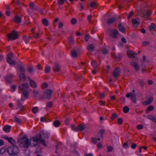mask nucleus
<instances>
[{"label": "nucleus", "mask_w": 156, "mask_h": 156, "mask_svg": "<svg viewBox=\"0 0 156 156\" xmlns=\"http://www.w3.org/2000/svg\"><path fill=\"white\" fill-rule=\"evenodd\" d=\"M19 146L20 147L28 148L29 145V141L27 136H23L18 141Z\"/></svg>", "instance_id": "obj_1"}, {"label": "nucleus", "mask_w": 156, "mask_h": 156, "mask_svg": "<svg viewBox=\"0 0 156 156\" xmlns=\"http://www.w3.org/2000/svg\"><path fill=\"white\" fill-rule=\"evenodd\" d=\"M35 137L37 138L39 143L42 144L44 146H46V144L45 143V141L41 134H37Z\"/></svg>", "instance_id": "obj_2"}, {"label": "nucleus", "mask_w": 156, "mask_h": 156, "mask_svg": "<svg viewBox=\"0 0 156 156\" xmlns=\"http://www.w3.org/2000/svg\"><path fill=\"white\" fill-rule=\"evenodd\" d=\"M110 33L109 35L113 38L116 39L118 38L119 34V32L117 29H112L109 30Z\"/></svg>", "instance_id": "obj_3"}, {"label": "nucleus", "mask_w": 156, "mask_h": 156, "mask_svg": "<svg viewBox=\"0 0 156 156\" xmlns=\"http://www.w3.org/2000/svg\"><path fill=\"white\" fill-rule=\"evenodd\" d=\"M126 96L127 98H129L130 97L131 99L133 102L134 103H136V95L135 93L130 92L129 93L127 94L126 95Z\"/></svg>", "instance_id": "obj_4"}, {"label": "nucleus", "mask_w": 156, "mask_h": 156, "mask_svg": "<svg viewBox=\"0 0 156 156\" xmlns=\"http://www.w3.org/2000/svg\"><path fill=\"white\" fill-rule=\"evenodd\" d=\"M52 91L49 89H47L45 90L43 96L46 98H50L52 94Z\"/></svg>", "instance_id": "obj_5"}, {"label": "nucleus", "mask_w": 156, "mask_h": 156, "mask_svg": "<svg viewBox=\"0 0 156 156\" xmlns=\"http://www.w3.org/2000/svg\"><path fill=\"white\" fill-rule=\"evenodd\" d=\"M38 143L37 138L35 137H34L30 140L29 145L35 147L37 146Z\"/></svg>", "instance_id": "obj_6"}, {"label": "nucleus", "mask_w": 156, "mask_h": 156, "mask_svg": "<svg viewBox=\"0 0 156 156\" xmlns=\"http://www.w3.org/2000/svg\"><path fill=\"white\" fill-rule=\"evenodd\" d=\"M12 147L11 150L12 152L10 153V155H17L19 152L18 147Z\"/></svg>", "instance_id": "obj_7"}, {"label": "nucleus", "mask_w": 156, "mask_h": 156, "mask_svg": "<svg viewBox=\"0 0 156 156\" xmlns=\"http://www.w3.org/2000/svg\"><path fill=\"white\" fill-rule=\"evenodd\" d=\"M18 38V35L15 30H13L10 33V41L14 40Z\"/></svg>", "instance_id": "obj_8"}, {"label": "nucleus", "mask_w": 156, "mask_h": 156, "mask_svg": "<svg viewBox=\"0 0 156 156\" xmlns=\"http://www.w3.org/2000/svg\"><path fill=\"white\" fill-rule=\"evenodd\" d=\"M29 87V85L27 83H23L19 86L20 89L23 91H27Z\"/></svg>", "instance_id": "obj_9"}, {"label": "nucleus", "mask_w": 156, "mask_h": 156, "mask_svg": "<svg viewBox=\"0 0 156 156\" xmlns=\"http://www.w3.org/2000/svg\"><path fill=\"white\" fill-rule=\"evenodd\" d=\"M120 73L121 69L120 68L118 67H116L113 72V76L115 77H117L120 75Z\"/></svg>", "instance_id": "obj_10"}, {"label": "nucleus", "mask_w": 156, "mask_h": 156, "mask_svg": "<svg viewBox=\"0 0 156 156\" xmlns=\"http://www.w3.org/2000/svg\"><path fill=\"white\" fill-rule=\"evenodd\" d=\"M61 66L57 63H55L53 67V70L55 72H59L61 69Z\"/></svg>", "instance_id": "obj_11"}, {"label": "nucleus", "mask_w": 156, "mask_h": 156, "mask_svg": "<svg viewBox=\"0 0 156 156\" xmlns=\"http://www.w3.org/2000/svg\"><path fill=\"white\" fill-rule=\"evenodd\" d=\"M128 56L130 58H135L136 54L132 51H129L127 52Z\"/></svg>", "instance_id": "obj_12"}, {"label": "nucleus", "mask_w": 156, "mask_h": 156, "mask_svg": "<svg viewBox=\"0 0 156 156\" xmlns=\"http://www.w3.org/2000/svg\"><path fill=\"white\" fill-rule=\"evenodd\" d=\"M19 76L20 80L24 82L26 80V76L24 73H20Z\"/></svg>", "instance_id": "obj_13"}, {"label": "nucleus", "mask_w": 156, "mask_h": 156, "mask_svg": "<svg viewBox=\"0 0 156 156\" xmlns=\"http://www.w3.org/2000/svg\"><path fill=\"white\" fill-rule=\"evenodd\" d=\"M85 125L83 124H80L77 126L78 131H82L85 128Z\"/></svg>", "instance_id": "obj_14"}, {"label": "nucleus", "mask_w": 156, "mask_h": 156, "mask_svg": "<svg viewBox=\"0 0 156 156\" xmlns=\"http://www.w3.org/2000/svg\"><path fill=\"white\" fill-rule=\"evenodd\" d=\"M153 98L152 97L149 98V99L146 101H145L143 102V104L145 105H147L150 104L153 101Z\"/></svg>", "instance_id": "obj_15"}, {"label": "nucleus", "mask_w": 156, "mask_h": 156, "mask_svg": "<svg viewBox=\"0 0 156 156\" xmlns=\"http://www.w3.org/2000/svg\"><path fill=\"white\" fill-rule=\"evenodd\" d=\"M151 12L149 10L147 11L146 13L142 12V16L144 18H147L150 15Z\"/></svg>", "instance_id": "obj_16"}, {"label": "nucleus", "mask_w": 156, "mask_h": 156, "mask_svg": "<svg viewBox=\"0 0 156 156\" xmlns=\"http://www.w3.org/2000/svg\"><path fill=\"white\" fill-rule=\"evenodd\" d=\"M116 20V18L114 17H112L111 18H109L107 20V23L110 25L114 23Z\"/></svg>", "instance_id": "obj_17"}, {"label": "nucleus", "mask_w": 156, "mask_h": 156, "mask_svg": "<svg viewBox=\"0 0 156 156\" xmlns=\"http://www.w3.org/2000/svg\"><path fill=\"white\" fill-rule=\"evenodd\" d=\"M14 19L15 23L17 24L20 23L21 21V19L17 15L14 17Z\"/></svg>", "instance_id": "obj_18"}, {"label": "nucleus", "mask_w": 156, "mask_h": 156, "mask_svg": "<svg viewBox=\"0 0 156 156\" xmlns=\"http://www.w3.org/2000/svg\"><path fill=\"white\" fill-rule=\"evenodd\" d=\"M19 71L18 72H19L20 73H25L26 70L24 68L21 66H18Z\"/></svg>", "instance_id": "obj_19"}, {"label": "nucleus", "mask_w": 156, "mask_h": 156, "mask_svg": "<svg viewBox=\"0 0 156 156\" xmlns=\"http://www.w3.org/2000/svg\"><path fill=\"white\" fill-rule=\"evenodd\" d=\"M131 64L134 67L137 71L139 70L140 68L137 63L135 62H131Z\"/></svg>", "instance_id": "obj_20"}, {"label": "nucleus", "mask_w": 156, "mask_h": 156, "mask_svg": "<svg viewBox=\"0 0 156 156\" xmlns=\"http://www.w3.org/2000/svg\"><path fill=\"white\" fill-rule=\"evenodd\" d=\"M94 46L93 44H90L87 47L88 50L91 52H92L94 51Z\"/></svg>", "instance_id": "obj_21"}, {"label": "nucleus", "mask_w": 156, "mask_h": 156, "mask_svg": "<svg viewBox=\"0 0 156 156\" xmlns=\"http://www.w3.org/2000/svg\"><path fill=\"white\" fill-rule=\"evenodd\" d=\"M29 91H23L22 93V95L25 99H27L28 98L29 96Z\"/></svg>", "instance_id": "obj_22"}, {"label": "nucleus", "mask_w": 156, "mask_h": 156, "mask_svg": "<svg viewBox=\"0 0 156 156\" xmlns=\"http://www.w3.org/2000/svg\"><path fill=\"white\" fill-rule=\"evenodd\" d=\"M68 39H69V45L71 46L73 45L74 44V39L73 37H68Z\"/></svg>", "instance_id": "obj_23"}, {"label": "nucleus", "mask_w": 156, "mask_h": 156, "mask_svg": "<svg viewBox=\"0 0 156 156\" xmlns=\"http://www.w3.org/2000/svg\"><path fill=\"white\" fill-rule=\"evenodd\" d=\"M118 28L119 30L122 32L123 33H125V28L123 26H122L121 24H119L118 26Z\"/></svg>", "instance_id": "obj_24"}, {"label": "nucleus", "mask_w": 156, "mask_h": 156, "mask_svg": "<svg viewBox=\"0 0 156 156\" xmlns=\"http://www.w3.org/2000/svg\"><path fill=\"white\" fill-rule=\"evenodd\" d=\"M30 86L32 88H36L37 87V84L33 80H30Z\"/></svg>", "instance_id": "obj_25"}, {"label": "nucleus", "mask_w": 156, "mask_h": 156, "mask_svg": "<svg viewBox=\"0 0 156 156\" xmlns=\"http://www.w3.org/2000/svg\"><path fill=\"white\" fill-rule=\"evenodd\" d=\"M10 144L12 145V146H11L10 145V148L14 147H16V143L15 140L12 137H10Z\"/></svg>", "instance_id": "obj_26"}, {"label": "nucleus", "mask_w": 156, "mask_h": 156, "mask_svg": "<svg viewBox=\"0 0 156 156\" xmlns=\"http://www.w3.org/2000/svg\"><path fill=\"white\" fill-rule=\"evenodd\" d=\"M102 54L104 55L107 54L108 52V51L105 48H103L100 50Z\"/></svg>", "instance_id": "obj_27"}, {"label": "nucleus", "mask_w": 156, "mask_h": 156, "mask_svg": "<svg viewBox=\"0 0 156 156\" xmlns=\"http://www.w3.org/2000/svg\"><path fill=\"white\" fill-rule=\"evenodd\" d=\"M17 64L16 61V59H15L14 60L13 59H10V66H13L15 67V66Z\"/></svg>", "instance_id": "obj_28"}, {"label": "nucleus", "mask_w": 156, "mask_h": 156, "mask_svg": "<svg viewBox=\"0 0 156 156\" xmlns=\"http://www.w3.org/2000/svg\"><path fill=\"white\" fill-rule=\"evenodd\" d=\"M154 109V107L153 106L150 105L149 106L147 109L146 111V112L147 113H148L152 111Z\"/></svg>", "instance_id": "obj_29"}, {"label": "nucleus", "mask_w": 156, "mask_h": 156, "mask_svg": "<svg viewBox=\"0 0 156 156\" xmlns=\"http://www.w3.org/2000/svg\"><path fill=\"white\" fill-rule=\"evenodd\" d=\"M27 69L28 72L30 73H34L35 72L34 68L31 66H29Z\"/></svg>", "instance_id": "obj_30"}, {"label": "nucleus", "mask_w": 156, "mask_h": 156, "mask_svg": "<svg viewBox=\"0 0 156 156\" xmlns=\"http://www.w3.org/2000/svg\"><path fill=\"white\" fill-rule=\"evenodd\" d=\"M138 82L141 87H143L145 84V83L144 80L142 79H140L138 80Z\"/></svg>", "instance_id": "obj_31"}, {"label": "nucleus", "mask_w": 156, "mask_h": 156, "mask_svg": "<svg viewBox=\"0 0 156 156\" xmlns=\"http://www.w3.org/2000/svg\"><path fill=\"white\" fill-rule=\"evenodd\" d=\"M3 129L5 132L9 133L10 131V126L7 125L3 127Z\"/></svg>", "instance_id": "obj_32"}, {"label": "nucleus", "mask_w": 156, "mask_h": 156, "mask_svg": "<svg viewBox=\"0 0 156 156\" xmlns=\"http://www.w3.org/2000/svg\"><path fill=\"white\" fill-rule=\"evenodd\" d=\"M60 122L58 120H55L53 122V125L55 127L59 126L60 125Z\"/></svg>", "instance_id": "obj_33"}, {"label": "nucleus", "mask_w": 156, "mask_h": 156, "mask_svg": "<svg viewBox=\"0 0 156 156\" xmlns=\"http://www.w3.org/2000/svg\"><path fill=\"white\" fill-rule=\"evenodd\" d=\"M132 23L133 25H139L140 23L139 21L136 19H132Z\"/></svg>", "instance_id": "obj_34"}, {"label": "nucleus", "mask_w": 156, "mask_h": 156, "mask_svg": "<svg viewBox=\"0 0 156 156\" xmlns=\"http://www.w3.org/2000/svg\"><path fill=\"white\" fill-rule=\"evenodd\" d=\"M9 148H8L7 149H5L4 148H2L0 151V153L1 154H3L4 152H5L6 151L7 152L9 153V154H9Z\"/></svg>", "instance_id": "obj_35"}, {"label": "nucleus", "mask_w": 156, "mask_h": 156, "mask_svg": "<svg viewBox=\"0 0 156 156\" xmlns=\"http://www.w3.org/2000/svg\"><path fill=\"white\" fill-rule=\"evenodd\" d=\"M4 79L5 81L6 82L8 83H10V76L9 75H7L5 76L4 77Z\"/></svg>", "instance_id": "obj_36"}, {"label": "nucleus", "mask_w": 156, "mask_h": 156, "mask_svg": "<svg viewBox=\"0 0 156 156\" xmlns=\"http://www.w3.org/2000/svg\"><path fill=\"white\" fill-rule=\"evenodd\" d=\"M156 28V26L153 23H151L150 26L149 27V29L151 31L153 29H154Z\"/></svg>", "instance_id": "obj_37"}, {"label": "nucleus", "mask_w": 156, "mask_h": 156, "mask_svg": "<svg viewBox=\"0 0 156 156\" xmlns=\"http://www.w3.org/2000/svg\"><path fill=\"white\" fill-rule=\"evenodd\" d=\"M123 112L125 113H128L129 111V108L127 106H124L123 109Z\"/></svg>", "instance_id": "obj_38"}, {"label": "nucleus", "mask_w": 156, "mask_h": 156, "mask_svg": "<svg viewBox=\"0 0 156 156\" xmlns=\"http://www.w3.org/2000/svg\"><path fill=\"white\" fill-rule=\"evenodd\" d=\"M92 66L94 68H96L97 67V62L95 60H93L91 62Z\"/></svg>", "instance_id": "obj_39"}, {"label": "nucleus", "mask_w": 156, "mask_h": 156, "mask_svg": "<svg viewBox=\"0 0 156 156\" xmlns=\"http://www.w3.org/2000/svg\"><path fill=\"white\" fill-rule=\"evenodd\" d=\"M43 24L45 26H47L48 25V20L45 19H44L42 20Z\"/></svg>", "instance_id": "obj_40"}, {"label": "nucleus", "mask_w": 156, "mask_h": 156, "mask_svg": "<svg viewBox=\"0 0 156 156\" xmlns=\"http://www.w3.org/2000/svg\"><path fill=\"white\" fill-rule=\"evenodd\" d=\"M71 54L73 57H75L77 56V53L76 52V51L75 50V49H73L72 51L71 52Z\"/></svg>", "instance_id": "obj_41"}, {"label": "nucleus", "mask_w": 156, "mask_h": 156, "mask_svg": "<svg viewBox=\"0 0 156 156\" xmlns=\"http://www.w3.org/2000/svg\"><path fill=\"white\" fill-rule=\"evenodd\" d=\"M72 129L74 131H78L77 126L76 127L74 124H72L71 126Z\"/></svg>", "instance_id": "obj_42"}, {"label": "nucleus", "mask_w": 156, "mask_h": 156, "mask_svg": "<svg viewBox=\"0 0 156 156\" xmlns=\"http://www.w3.org/2000/svg\"><path fill=\"white\" fill-rule=\"evenodd\" d=\"M50 67L48 66H46L45 68V72L46 73H48L50 70Z\"/></svg>", "instance_id": "obj_43"}, {"label": "nucleus", "mask_w": 156, "mask_h": 156, "mask_svg": "<svg viewBox=\"0 0 156 156\" xmlns=\"http://www.w3.org/2000/svg\"><path fill=\"white\" fill-rule=\"evenodd\" d=\"M38 91L37 90H34L33 91V93L34 95V97H36L37 96V95L38 94Z\"/></svg>", "instance_id": "obj_44"}, {"label": "nucleus", "mask_w": 156, "mask_h": 156, "mask_svg": "<svg viewBox=\"0 0 156 156\" xmlns=\"http://www.w3.org/2000/svg\"><path fill=\"white\" fill-rule=\"evenodd\" d=\"M38 110V108L37 107H34L32 109V111L34 113H36Z\"/></svg>", "instance_id": "obj_45"}, {"label": "nucleus", "mask_w": 156, "mask_h": 156, "mask_svg": "<svg viewBox=\"0 0 156 156\" xmlns=\"http://www.w3.org/2000/svg\"><path fill=\"white\" fill-rule=\"evenodd\" d=\"M76 22L77 21L75 18H73L71 20V23L73 25L76 24Z\"/></svg>", "instance_id": "obj_46"}, {"label": "nucleus", "mask_w": 156, "mask_h": 156, "mask_svg": "<svg viewBox=\"0 0 156 156\" xmlns=\"http://www.w3.org/2000/svg\"><path fill=\"white\" fill-rule=\"evenodd\" d=\"M90 38V36L89 34H86L85 35L84 37V40L85 41L88 42V40Z\"/></svg>", "instance_id": "obj_47"}, {"label": "nucleus", "mask_w": 156, "mask_h": 156, "mask_svg": "<svg viewBox=\"0 0 156 156\" xmlns=\"http://www.w3.org/2000/svg\"><path fill=\"white\" fill-rule=\"evenodd\" d=\"M16 86L15 85H13L11 87V91L13 92H14L16 88Z\"/></svg>", "instance_id": "obj_48"}, {"label": "nucleus", "mask_w": 156, "mask_h": 156, "mask_svg": "<svg viewBox=\"0 0 156 156\" xmlns=\"http://www.w3.org/2000/svg\"><path fill=\"white\" fill-rule=\"evenodd\" d=\"M147 118L150 119V120H152L153 121L154 120L155 118L153 117L152 115H149L147 116Z\"/></svg>", "instance_id": "obj_49"}, {"label": "nucleus", "mask_w": 156, "mask_h": 156, "mask_svg": "<svg viewBox=\"0 0 156 156\" xmlns=\"http://www.w3.org/2000/svg\"><path fill=\"white\" fill-rule=\"evenodd\" d=\"M52 105V103L51 101H49L46 104V106L49 108H51Z\"/></svg>", "instance_id": "obj_50"}, {"label": "nucleus", "mask_w": 156, "mask_h": 156, "mask_svg": "<svg viewBox=\"0 0 156 156\" xmlns=\"http://www.w3.org/2000/svg\"><path fill=\"white\" fill-rule=\"evenodd\" d=\"M143 44L144 46H148L150 44V42L149 41H144L143 42Z\"/></svg>", "instance_id": "obj_51"}, {"label": "nucleus", "mask_w": 156, "mask_h": 156, "mask_svg": "<svg viewBox=\"0 0 156 156\" xmlns=\"http://www.w3.org/2000/svg\"><path fill=\"white\" fill-rule=\"evenodd\" d=\"M117 115L115 113H113L112 114L111 118L112 119H115L117 118Z\"/></svg>", "instance_id": "obj_52"}, {"label": "nucleus", "mask_w": 156, "mask_h": 156, "mask_svg": "<svg viewBox=\"0 0 156 156\" xmlns=\"http://www.w3.org/2000/svg\"><path fill=\"white\" fill-rule=\"evenodd\" d=\"M48 87V84L44 82L43 83L42 85V87L43 88H47Z\"/></svg>", "instance_id": "obj_53"}, {"label": "nucleus", "mask_w": 156, "mask_h": 156, "mask_svg": "<svg viewBox=\"0 0 156 156\" xmlns=\"http://www.w3.org/2000/svg\"><path fill=\"white\" fill-rule=\"evenodd\" d=\"M96 3L94 2H92L90 4V6L91 8H94L96 5Z\"/></svg>", "instance_id": "obj_54"}, {"label": "nucleus", "mask_w": 156, "mask_h": 156, "mask_svg": "<svg viewBox=\"0 0 156 156\" xmlns=\"http://www.w3.org/2000/svg\"><path fill=\"white\" fill-rule=\"evenodd\" d=\"M91 141L94 144H96L97 143V139L96 138H92L91 139Z\"/></svg>", "instance_id": "obj_55"}, {"label": "nucleus", "mask_w": 156, "mask_h": 156, "mask_svg": "<svg viewBox=\"0 0 156 156\" xmlns=\"http://www.w3.org/2000/svg\"><path fill=\"white\" fill-rule=\"evenodd\" d=\"M122 57V55L120 54H119V55H116L115 57V59L117 60L118 59H120Z\"/></svg>", "instance_id": "obj_56"}, {"label": "nucleus", "mask_w": 156, "mask_h": 156, "mask_svg": "<svg viewBox=\"0 0 156 156\" xmlns=\"http://www.w3.org/2000/svg\"><path fill=\"white\" fill-rule=\"evenodd\" d=\"M123 122L122 119L121 118H119L118 119L117 123L119 124H122Z\"/></svg>", "instance_id": "obj_57"}, {"label": "nucleus", "mask_w": 156, "mask_h": 156, "mask_svg": "<svg viewBox=\"0 0 156 156\" xmlns=\"http://www.w3.org/2000/svg\"><path fill=\"white\" fill-rule=\"evenodd\" d=\"M34 6H35L34 5V4L33 3V2H30V8H31L32 9H35L34 8Z\"/></svg>", "instance_id": "obj_58"}, {"label": "nucleus", "mask_w": 156, "mask_h": 156, "mask_svg": "<svg viewBox=\"0 0 156 156\" xmlns=\"http://www.w3.org/2000/svg\"><path fill=\"white\" fill-rule=\"evenodd\" d=\"M134 14V13L132 11L130 12H129L128 16V17H127V19H129L130 18H131L132 16Z\"/></svg>", "instance_id": "obj_59"}, {"label": "nucleus", "mask_w": 156, "mask_h": 156, "mask_svg": "<svg viewBox=\"0 0 156 156\" xmlns=\"http://www.w3.org/2000/svg\"><path fill=\"white\" fill-rule=\"evenodd\" d=\"M63 26V24L62 22H60L58 23V27L59 28H62Z\"/></svg>", "instance_id": "obj_60"}, {"label": "nucleus", "mask_w": 156, "mask_h": 156, "mask_svg": "<svg viewBox=\"0 0 156 156\" xmlns=\"http://www.w3.org/2000/svg\"><path fill=\"white\" fill-rule=\"evenodd\" d=\"M108 151L111 152L113 149V147L111 146H107Z\"/></svg>", "instance_id": "obj_61"}, {"label": "nucleus", "mask_w": 156, "mask_h": 156, "mask_svg": "<svg viewBox=\"0 0 156 156\" xmlns=\"http://www.w3.org/2000/svg\"><path fill=\"white\" fill-rule=\"evenodd\" d=\"M64 3V1L63 0H58V3L60 5L63 4Z\"/></svg>", "instance_id": "obj_62"}, {"label": "nucleus", "mask_w": 156, "mask_h": 156, "mask_svg": "<svg viewBox=\"0 0 156 156\" xmlns=\"http://www.w3.org/2000/svg\"><path fill=\"white\" fill-rule=\"evenodd\" d=\"M15 120L17 122L19 123H20V124L21 123V120L20 119H19V118H18L17 117H15Z\"/></svg>", "instance_id": "obj_63"}, {"label": "nucleus", "mask_w": 156, "mask_h": 156, "mask_svg": "<svg viewBox=\"0 0 156 156\" xmlns=\"http://www.w3.org/2000/svg\"><path fill=\"white\" fill-rule=\"evenodd\" d=\"M136 128L139 129H141L143 128V126L141 124H140L137 126Z\"/></svg>", "instance_id": "obj_64"}]
</instances>
